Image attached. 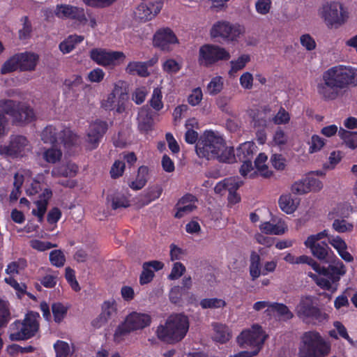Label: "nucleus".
<instances>
[{"instance_id": "obj_1", "label": "nucleus", "mask_w": 357, "mask_h": 357, "mask_svg": "<svg viewBox=\"0 0 357 357\" xmlns=\"http://www.w3.org/2000/svg\"><path fill=\"white\" fill-rule=\"evenodd\" d=\"M357 86V70L344 66L328 69L323 74V82L318 84L317 91L326 100L336 99L340 91Z\"/></svg>"}, {"instance_id": "obj_64", "label": "nucleus", "mask_w": 357, "mask_h": 357, "mask_svg": "<svg viewBox=\"0 0 357 357\" xmlns=\"http://www.w3.org/2000/svg\"><path fill=\"white\" fill-rule=\"evenodd\" d=\"M163 70L168 73H175L178 72L181 66L175 60L168 59L163 63Z\"/></svg>"}, {"instance_id": "obj_5", "label": "nucleus", "mask_w": 357, "mask_h": 357, "mask_svg": "<svg viewBox=\"0 0 357 357\" xmlns=\"http://www.w3.org/2000/svg\"><path fill=\"white\" fill-rule=\"evenodd\" d=\"M6 115L12 118L15 124H26L36 119L34 111L28 104L3 98L0 100V116Z\"/></svg>"}, {"instance_id": "obj_28", "label": "nucleus", "mask_w": 357, "mask_h": 357, "mask_svg": "<svg viewBox=\"0 0 357 357\" xmlns=\"http://www.w3.org/2000/svg\"><path fill=\"white\" fill-rule=\"evenodd\" d=\"M162 188L160 185L150 186L142 195L140 202L141 206L149 204L151 202L158 199L162 193Z\"/></svg>"}, {"instance_id": "obj_10", "label": "nucleus", "mask_w": 357, "mask_h": 357, "mask_svg": "<svg viewBox=\"0 0 357 357\" xmlns=\"http://www.w3.org/2000/svg\"><path fill=\"white\" fill-rule=\"evenodd\" d=\"M268 335L259 324H253L249 329L243 331L237 337L236 341L241 348H260L261 349Z\"/></svg>"}, {"instance_id": "obj_41", "label": "nucleus", "mask_w": 357, "mask_h": 357, "mask_svg": "<svg viewBox=\"0 0 357 357\" xmlns=\"http://www.w3.org/2000/svg\"><path fill=\"white\" fill-rule=\"evenodd\" d=\"M203 309H218L226 305V302L220 298H204L200 302Z\"/></svg>"}, {"instance_id": "obj_33", "label": "nucleus", "mask_w": 357, "mask_h": 357, "mask_svg": "<svg viewBox=\"0 0 357 357\" xmlns=\"http://www.w3.org/2000/svg\"><path fill=\"white\" fill-rule=\"evenodd\" d=\"M126 70L130 75H137L138 76L143 77H146L150 75V73L148 69H146L144 62H130L128 64Z\"/></svg>"}, {"instance_id": "obj_2", "label": "nucleus", "mask_w": 357, "mask_h": 357, "mask_svg": "<svg viewBox=\"0 0 357 357\" xmlns=\"http://www.w3.org/2000/svg\"><path fill=\"white\" fill-rule=\"evenodd\" d=\"M196 153L199 158L217 159L223 162H231L235 158L234 149L226 146L222 137L213 131H206L196 144Z\"/></svg>"}, {"instance_id": "obj_8", "label": "nucleus", "mask_w": 357, "mask_h": 357, "mask_svg": "<svg viewBox=\"0 0 357 357\" xmlns=\"http://www.w3.org/2000/svg\"><path fill=\"white\" fill-rule=\"evenodd\" d=\"M245 32V29L239 24H233L226 20L218 21L213 24L210 36L213 38H220L229 43L238 40L240 36Z\"/></svg>"}, {"instance_id": "obj_7", "label": "nucleus", "mask_w": 357, "mask_h": 357, "mask_svg": "<svg viewBox=\"0 0 357 357\" xmlns=\"http://www.w3.org/2000/svg\"><path fill=\"white\" fill-rule=\"evenodd\" d=\"M40 314H25L22 321H15L10 328L9 339L11 341H24L34 337L39 330L38 319Z\"/></svg>"}, {"instance_id": "obj_53", "label": "nucleus", "mask_w": 357, "mask_h": 357, "mask_svg": "<svg viewBox=\"0 0 357 357\" xmlns=\"http://www.w3.org/2000/svg\"><path fill=\"white\" fill-rule=\"evenodd\" d=\"M309 152L312 153L320 151L324 146L325 142L323 138L320 137L319 135H314L312 136L311 141L309 142Z\"/></svg>"}, {"instance_id": "obj_40", "label": "nucleus", "mask_w": 357, "mask_h": 357, "mask_svg": "<svg viewBox=\"0 0 357 357\" xmlns=\"http://www.w3.org/2000/svg\"><path fill=\"white\" fill-rule=\"evenodd\" d=\"M185 199H181L176 205L177 212L175 213L174 217L176 218H181L185 215L190 213L194 211L196 206L193 204H184Z\"/></svg>"}, {"instance_id": "obj_44", "label": "nucleus", "mask_w": 357, "mask_h": 357, "mask_svg": "<svg viewBox=\"0 0 357 357\" xmlns=\"http://www.w3.org/2000/svg\"><path fill=\"white\" fill-rule=\"evenodd\" d=\"M252 145L250 142H246L241 144L236 150V155L239 160H245L250 158L251 160L252 156Z\"/></svg>"}, {"instance_id": "obj_16", "label": "nucleus", "mask_w": 357, "mask_h": 357, "mask_svg": "<svg viewBox=\"0 0 357 357\" xmlns=\"http://www.w3.org/2000/svg\"><path fill=\"white\" fill-rule=\"evenodd\" d=\"M54 13L59 18L66 17L73 19L82 24H86L87 22L84 9L73 6L65 4L57 5Z\"/></svg>"}, {"instance_id": "obj_34", "label": "nucleus", "mask_w": 357, "mask_h": 357, "mask_svg": "<svg viewBox=\"0 0 357 357\" xmlns=\"http://www.w3.org/2000/svg\"><path fill=\"white\" fill-rule=\"evenodd\" d=\"M52 126H47L41 133V139L45 143L54 144L59 141V130Z\"/></svg>"}, {"instance_id": "obj_38", "label": "nucleus", "mask_w": 357, "mask_h": 357, "mask_svg": "<svg viewBox=\"0 0 357 357\" xmlns=\"http://www.w3.org/2000/svg\"><path fill=\"white\" fill-rule=\"evenodd\" d=\"M297 312H318L319 309L317 308L312 298L310 296L303 297L301 299L299 304L296 308Z\"/></svg>"}, {"instance_id": "obj_26", "label": "nucleus", "mask_w": 357, "mask_h": 357, "mask_svg": "<svg viewBox=\"0 0 357 357\" xmlns=\"http://www.w3.org/2000/svg\"><path fill=\"white\" fill-rule=\"evenodd\" d=\"M299 204V199L293 198L290 194L282 195L279 199L280 208L287 214L294 213Z\"/></svg>"}, {"instance_id": "obj_24", "label": "nucleus", "mask_w": 357, "mask_h": 357, "mask_svg": "<svg viewBox=\"0 0 357 357\" xmlns=\"http://www.w3.org/2000/svg\"><path fill=\"white\" fill-rule=\"evenodd\" d=\"M307 180L304 181H299L295 182L291 188V190L292 193L296 195H303L310 191V185H316L317 188L319 190L321 189L322 188V183L320 181L317 179H312L310 181H308L307 183Z\"/></svg>"}, {"instance_id": "obj_59", "label": "nucleus", "mask_w": 357, "mask_h": 357, "mask_svg": "<svg viewBox=\"0 0 357 357\" xmlns=\"http://www.w3.org/2000/svg\"><path fill=\"white\" fill-rule=\"evenodd\" d=\"M328 243L337 250V252H340L342 250H347V245L344 241L340 236H329Z\"/></svg>"}, {"instance_id": "obj_20", "label": "nucleus", "mask_w": 357, "mask_h": 357, "mask_svg": "<svg viewBox=\"0 0 357 357\" xmlns=\"http://www.w3.org/2000/svg\"><path fill=\"white\" fill-rule=\"evenodd\" d=\"M52 192L50 189L45 188L40 195V199L36 202L37 209H33L32 213L38 218L40 222H42L43 215L46 212L48 200L52 197Z\"/></svg>"}, {"instance_id": "obj_25", "label": "nucleus", "mask_w": 357, "mask_h": 357, "mask_svg": "<svg viewBox=\"0 0 357 357\" xmlns=\"http://www.w3.org/2000/svg\"><path fill=\"white\" fill-rule=\"evenodd\" d=\"M214 330L213 340L220 344L227 342L231 337L229 327L225 324L215 323L213 324Z\"/></svg>"}, {"instance_id": "obj_6", "label": "nucleus", "mask_w": 357, "mask_h": 357, "mask_svg": "<svg viewBox=\"0 0 357 357\" xmlns=\"http://www.w3.org/2000/svg\"><path fill=\"white\" fill-rule=\"evenodd\" d=\"M151 322L149 314H128L125 320L116 328L113 340L116 344L123 342L131 333L149 326Z\"/></svg>"}, {"instance_id": "obj_49", "label": "nucleus", "mask_w": 357, "mask_h": 357, "mask_svg": "<svg viewBox=\"0 0 357 357\" xmlns=\"http://www.w3.org/2000/svg\"><path fill=\"white\" fill-rule=\"evenodd\" d=\"M50 260L52 265L61 267L65 264L66 257L61 250H54L50 254Z\"/></svg>"}, {"instance_id": "obj_60", "label": "nucleus", "mask_w": 357, "mask_h": 357, "mask_svg": "<svg viewBox=\"0 0 357 357\" xmlns=\"http://www.w3.org/2000/svg\"><path fill=\"white\" fill-rule=\"evenodd\" d=\"M290 116L289 113L282 107H280L277 114L273 117V121L275 124L287 123Z\"/></svg>"}, {"instance_id": "obj_19", "label": "nucleus", "mask_w": 357, "mask_h": 357, "mask_svg": "<svg viewBox=\"0 0 357 357\" xmlns=\"http://www.w3.org/2000/svg\"><path fill=\"white\" fill-rule=\"evenodd\" d=\"M20 63V70L21 71H32L34 70L39 60L38 55L25 52L17 54Z\"/></svg>"}, {"instance_id": "obj_3", "label": "nucleus", "mask_w": 357, "mask_h": 357, "mask_svg": "<svg viewBox=\"0 0 357 357\" xmlns=\"http://www.w3.org/2000/svg\"><path fill=\"white\" fill-rule=\"evenodd\" d=\"M189 319L185 314H171L155 330L157 338L167 344H175L186 336L189 330Z\"/></svg>"}, {"instance_id": "obj_4", "label": "nucleus", "mask_w": 357, "mask_h": 357, "mask_svg": "<svg viewBox=\"0 0 357 357\" xmlns=\"http://www.w3.org/2000/svg\"><path fill=\"white\" fill-rule=\"evenodd\" d=\"M331 350V344L315 331L305 332L301 337L299 357H326Z\"/></svg>"}, {"instance_id": "obj_11", "label": "nucleus", "mask_w": 357, "mask_h": 357, "mask_svg": "<svg viewBox=\"0 0 357 357\" xmlns=\"http://www.w3.org/2000/svg\"><path fill=\"white\" fill-rule=\"evenodd\" d=\"M128 100V92L126 83L119 81L114 85L112 92L108 96L102 105L106 110L116 109L122 113L126 109V103Z\"/></svg>"}, {"instance_id": "obj_39", "label": "nucleus", "mask_w": 357, "mask_h": 357, "mask_svg": "<svg viewBox=\"0 0 357 357\" xmlns=\"http://www.w3.org/2000/svg\"><path fill=\"white\" fill-rule=\"evenodd\" d=\"M338 135L349 148L355 149L357 147L356 132H351L341 128L338 132Z\"/></svg>"}, {"instance_id": "obj_61", "label": "nucleus", "mask_w": 357, "mask_h": 357, "mask_svg": "<svg viewBox=\"0 0 357 357\" xmlns=\"http://www.w3.org/2000/svg\"><path fill=\"white\" fill-rule=\"evenodd\" d=\"M255 8L259 14L266 15L269 13L271 8V0H258L255 3Z\"/></svg>"}, {"instance_id": "obj_46", "label": "nucleus", "mask_w": 357, "mask_h": 357, "mask_svg": "<svg viewBox=\"0 0 357 357\" xmlns=\"http://www.w3.org/2000/svg\"><path fill=\"white\" fill-rule=\"evenodd\" d=\"M223 88V79L221 77H213L207 86V92L211 95L219 93Z\"/></svg>"}, {"instance_id": "obj_35", "label": "nucleus", "mask_w": 357, "mask_h": 357, "mask_svg": "<svg viewBox=\"0 0 357 357\" xmlns=\"http://www.w3.org/2000/svg\"><path fill=\"white\" fill-rule=\"evenodd\" d=\"M59 141L66 147H70L77 144L78 137L68 128L59 130Z\"/></svg>"}, {"instance_id": "obj_50", "label": "nucleus", "mask_w": 357, "mask_h": 357, "mask_svg": "<svg viewBox=\"0 0 357 357\" xmlns=\"http://www.w3.org/2000/svg\"><path fill=\"white\" fill-rule=\"evenodd\" d=\"M333 228L339 233H344L352 231L353 225L344 219H336L333 221Z\"/></svg>"}, {"instance_id": "obj_51", "label": "nucleus", "mask_w": 357, "mask_h": 357, "mask_svg": "<svg viewBox=\"0 0 357 357\" xmlns=\"http://www.w3.org/2000/svg\"><path fill=\"white\" fill-rule=\"evenodd\" d=\"M194 123L197 124V122L195 119H191L189 120L185 125L188 130L185 132V139L189 144H195L198 139V133L194 130L188 128L189 126H193Z\"/></svg>"}, {"instance_id": "obj_63", "label": "nucleus", "mask_w": 357, "mask_h": 357, "mask_svg": "<svg viewBox=\"0 0 357 357\" xmlns=\"http://www.w3.org/2000/svg\"><path fill=\"white\" fill-rule=\"evenodd\" d=\"M342 156L340 151H333L329 156V162L324 165L325 169H332L340 162Z\"/></svg>"}, {"instance_id": "obj_58", "label": "nucleus", "mask_w": 357, "mask_h": 357, "mask_svg": "<svg viewBox=\"0 0 357 357\" xmlns=\"http://www.w3.org/2000/svg\"><path fill=\"white\" fill-rule=\"evenodd\" d=\"M26 265V261L23 259H20L17 261H13L8 264L6 268V273L8 274H17L19 273V270L24 269Z\"/></svg>"}, {"instance_id": "obj_29", "label": "nucleus", "mask_w": 357, "mask_h": 357, "mask_svg": "<svg viewBox=\"0 0 357 357\" xmlns=\"http://www.w3.org/2000/svg\"><path fill=\"white\" fill-rule=\"evenodd\" d=\"M153 125V118L149 112L144 108H141L138 115V128L140 131L147 132L152 130Z\"/></svg>"}, {"instance_id": "obj_22", "label": "nucleus", "mask_w": 357, "mask_h": 357, "mask_svg": "<svg viewBox=\"0 0 357 357\" xmlns=\"http://www.w3.org/2000/svg\"><path fill=\"white\" fill-rule=\"evenodd\" d=\"M346 273L345 266L342 262L339 261L335 266H329L328 268L322 267L321 273L324 276H327L333 282L339 281L340 276Z\"/></svg>"}, {"instance_id": "obj_62", "label": "nucleus", "mask_w": 357, "mask_h": 357, "mask_svg": "<svg viewBox=\"0 0 357 357\" xmlns=\"http://www.w3.org/2000/svg\"><path fill=\"white\" fill-rule=\"evenodd\" d=\"M185 266L180 262H176L174 264L171 273L169 275V280H176L179 278L185 272Z\"/></svg>"}, {"instance_id": "obj_37", "label": "nucleus", "mask_w": 357, "mask_h": 357, "mask_svg": "<svg viewBox=\"0 0 357 357\" xmlns=\"http://www.w3.org/2000/svg\"><path fill=\"white\" fill-rule=\"evenodd\" d=\"M148 168L141 166L138 169V174L135 181H132L130 187L134 190L142 189L147 182Z\"/></svg>"}, {"instance_id": "obj_23", "label": "nucleus", "mask_w": 357, "mask_h": 357, "mask_svg": "<svg viewBox=\"0 0 357 357\" xmlns=\"http://www.w3.org/2000/svg\"><path fill=\"white\" fill-rule=\"evenodd\" d=\"M243 185V181H236L235 178H225L215 187V193L222 195L225 192H233Z\"/></svg>"}, {"instance_id": "obj_36", "label": "nucleus", "mask_w": 357, "mask_h": 357, "mask_svg": "<svg viewBox=\"0 0 357 357\" xmlns=\"http://www.w3.org/2000/svg\"><path fill=\"white\" fill-rule=\"evenodd\" d=\"M83 40L84 37L82 36H70L60 43L59 49L63 54L69 53L75 48L77 43L82 42Z\"/></svg>"}, {"instance_id": "obj_27", "label": "nucleus", "mask_w": 357, "mask_h": 357, "mask_svg": "<svg viewBox=\"0 0 357 357\" xmlns=\"http://www.w3.org/2000/svg\"><path fill=\"white\" fill-rule=\"evenodd\" d=\"M267 156L264 153H260L255 161V167L257 171L253 172L250 176L254 178L257 175V172L264 178H269L272 175V172L268 170V166L266 165Z\"/></svg>"}, {"instance_id": "obj_21", "label": "nucleus", "mask_w": 357, "mask_h": 357, "mask_svg": "<svg viewBox=\"0 0 357 357\" xmlns=\"http://www.w3.org/2000/svg\"><path fill=\"white\" fill-rule=\"evenodd\" d=\"M266 307V312H290L288 307L283 303L259 301L253 305L255 311H260Z\"/></svg>"}, {"instance_id": "obj_55", "label": "nucleus", "mask_w": 357, "mask_h": 357, "mask_svg": "<svg viewBox=\"0 0 357 357\" xmlns=\"http://www.w3.org/2000/svg\"><path fill=\"white\" fill-rule=\"evenodd\" d=\"M30 245L32 248L38 251H45L52 248H56V244H53L47 241H41L39 240H31L30 241Z\"/></svg>"}, {"instance_id": "obj_43", "label": "nucleus", "mask_w": 357, "mask_h": 357, "mask_svg": "<svg viewBox=\"0 0 357 357\" xmlns=\"http://www.w3.org/2000/svg\"><path fill=\"white\" fill-rule=\"evenodd\" d=\"M54 349L56 357H68L70 354V349L68 343L63 340H57L54 344Z\"/></svg>"}, {"instance_id": "obj_57", "label": "nucleus", "mask_w": 357, "mask_h": 357, "mask_svg": "<svg viewBox=\"0 0 357 357\" xmlns=\"http://www.w3.org/2000/svg\"><path fill=\"white\" fill-rule=\"evenodd\" d=\"M142 272L139 277V282L141 284H145L149 283L154 277V272L145 266V263L142 265Z\"/></svg>"}, {"instance_id": "obj_31", "label": "nucleus", "mask_w": 357, "mask_h": 357, "mask_svg": "<svg viewBox=\"0 0 357 357\" xmlns=\"http://www.w3.org/2000/svg\"><path fill=\"white\" fill-rule=\"evenodd\" d=\"M249 271L252 280L258 278L261 273V258L255 251L250 255Z\"/></svg>"}, {"instance_id": "obj_45", "label": "nucleus", "mask_w": 357, "mask_h": 357, "mask_svg": "<svg viewBox=\"0 0 357 357\" xmlns=\"http://www.w3.org/2000/svg\"><path fill=\"white\" fill-rule=\"evenodd\" d=\"M7 352L10 356H14L18 353L21 354H28L32 353L36 350V348L31 345H29L26 347H21L17 344H12L7 347Z\"/></svg>"}, {"instance_id": "obj_56", "label": "nucleus", "mask_w": 357, "mask_h": 357, "mask_svg": "<svg viewBox=\"0 0 357 357\" xmlns=\"http://www.w3.org/2000/svg\"><path fill=\"white\" fill-rule=\"evenodd\" d=\"M66 279L75 291L80 290L79 285L75 278V271L70 267L66 268Z\"/></svg>"}, {"instance_id": "obj_32", "label": "nucleus", "mask_w": 357, "mask_h": 357, "mask_svg": "<svg viewBox=\"0 0 357 357\" xmlns=\"http://www.w3.org/2000/svg\"><path fill=\"white\" fill-rule=\"evenodd\" d=\"M311 250L312 255L319 260H325L328 255L330 249L326 243L305 244Z\"/></svg>"}, {"instance_id": "obj_42", "label": "nucleus", "mask_w": 357, "mask_h": 357, "mask_svg": "<svg viewBox=\"0 0 357 357\" xmlns=\"http://www.w3.org/2000/svg\"><path fill=\"white\" fill-rule=\"evenodd\" d=\"M17 69H20V63L17 54H15L3 63L1 68V73L7 74Z\"/></svg>"}, {"instance_id": "obj_47", "label": "nucleus", "mask_w": 357, "mask_h": 357, "mask_svg": "<svg viewBox=\"0 0 357 357\" xmlns=\"http://www.w3.org/2000/svg\"><path fill=\"white\" fill-rule=\"evenodd\" d=\"M261 231L266 234L280 235L284 233V229L277 225H273L269 222H265L260 226Z\"/></svg>"}, {"instance_id": "obj_14", "label": "nucleus", "mask_w": 357, "mask_h": 357, "mask_svg": "<svg viewBox=\"0 0 357 357\" xmlns=\"http://www.w3.org/2000/svg\"><path fill=\"white\" fill-rule=\"evenodd\" d=\"M29 143L26 138L22 135H13L8 145H0V155L17 156L26 149Z\"/></svg>"}, {"instance_id": "obj_52", "label": "nucleus", "mask_w": 357, "mask_h": 357, "mask_svg": "<svg viewBox=\"0 0 357 357\" xmlns=\"http://www.w3.org/2000/svg\"><path fill=\"white\" fill-rule=\"evenodd\" d=\"M250 56L247 54H243L238 58L237 60L231 61L230 62L232 72H237L238 70H242L246 65L248 62L250 61Z\"/></svg>"}, {"instance_id": "obj_17", "label": "nucleus", "mask_w": 357, "mask_h": 357, "mask_svg": "<svg viewBox=\"0 0 357 357\" xmlns=\"http://www.w3.org/2000/svg\"><path fill=\"white\" fill-rule=\"evenodd\" d=\"M162 7V2L161 1L142 3L137 8L135 15L142 21L151 20L159 13Z\"/></svg>"}, {"instance_id": "obj_13", "label": "nucleus", "mask_w": 357, "mask_h": 357, "mask_svg": "<svg viewBox=\"0 0 357 357\" xmlns=\"http://www.w3.org/2000/svg\"><path fill=\"white\" fill-rule=\"evenodd\" d=\"M90 56L98 64L107 66L114 64L115 61L124 60L126 55L122 52H107L103 49H93Z\"/></svg>"}, {"instance_id": "obj_9", "label": "nucleus", "mask_w": 357, "mask_h": 357, "mask_svg": "<svg viewBox=\"0 0 357 357\" xmlns=\"http://www.w3.org/2000/svg\"><path fill=\"white\" fill-rule=\"evenodd\" d=\"M319 15L328 27L337 28L347 20L346 12L337 1L325 2L319 10Z\"/></svg>"}, {"instance_id": "obj_18", "label": "nucleus", "mask_w": 357, "mask_h": 357, "mask_svg": "<svg viewBox=\"0 0 357 357\" xmlns=\"http://www.w3.org/2000/svg\"><path fill=\"white\" fill-rule=\"evenodd\" d=\"M107 130V124L106 122L96 121L91 123L89 126L86 141L91 146V149H95L100 139L103 136Z\"/></svg>"}, {"instance_id": "obj_48", "label": "nucleus", "mask_w": 357, "mask_h": 357, "mask_svg": "<svg viewBox=\"0 0 357 357\" xmlns=\"http://www.w3.org/2000/svg\"><path fill=\"white\" fill-rule=\"evenodd\" d=\"M62 155V153L60 149L51 148L47 149L43 153L44 159L50 163H55L59 161Z\"/></svg>"}, {"instance_id": "obj_15", "label": "nucleus", "mask_w": 357, "mask_h": 357, "mask_svg": "<svg viewBox=\"0 0 357 357\" xmlns=\"http://www.w3.org/2000/svg\"><path fill=\"white\" fill-rule=\"evenodd\" d=\"M178 43L176 36L171 29L167 27L157 31L153 40V45L163 51H169V45Z\"/></svg>"}, {"instance_id": "obj_30", "label": "nucleus", "mask_w": 357, "mask_h": 357, "mask_svg": "<svg viewBox=\"0 0 357 357\" xmlns=\"http://www.w3.org/2000/svg\"><path fill=\"white\" fill-rule=\"evenodd\" d=\"M108 202L111 203V207L114 210L121 208H127L130 206L128 198L121 192H116L107 197Z\"/></svg>"}, {"instance_id": "obj_12", "label": "nucleus", "mask_w": 357, "mask_h": 357, "mask_svg": "<svg viewBox=\"0 0 357 357\" xmlns=\"http://www.w3.org/2000/svg\"><path fill=\"white\" fill-rule=\"evenodd\" d=\"M231 56L224 47L217 45L206 44L201 46L199 50V62L208 67L220 61H228Z\"/></svg>"}, {"instance_id": "obj_54", "label": "nucleus", "mask_w": 357, "mask_h": 357, "mask_svg": "<svg viewBox=\"0 0 357 357\" xmlns=\"http://www.w3.org/2000/svg\"><path fill=\"white\" fill-rule=\"evenodd\" d=\"M161 100H162L161 90L159 88H155L153 90L152 98L150 100L151 107L156 110H160L163 106Z\"/></svg>"}]
</instances>
